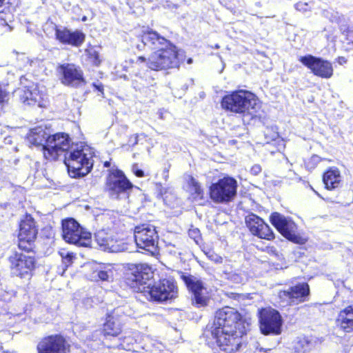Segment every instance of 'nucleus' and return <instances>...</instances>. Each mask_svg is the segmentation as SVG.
<instances>
[{
    "instance_id": "ddd939ff",
    "label": "nucleus",
    "mask_w": 353,
    "mask_h": 353,
    "mask_svg": "<svg viewBox=\"0 0 353 353\" xmlns=\"http://www.w3.org/2000/svg\"><path fill=\"white\" fill-rule=\"evenodd\" d=\"M8 261L11 274L20 278L31 276L35 265L33 256L15 252L9 256Z\"/></svg>"
},
{
    "instance_id": "0eeeda50",
    "label": "nucleus",
    "mask_w": 353,
    "mask_h": 353,
    "mask_svg": "<svg viewBox=\"0 0 353 353\" xmlns=\"http://www.w3.org/2000/svg\"><path fill=\"white\" fill-rule=\"evenodd\" d=\"M133 184L120 170H111L107 177L106 188L110 196L114 199L128 197Z\"/></svg>"
},
{
    "instance_id": "cd10ccee",
    "label": "nucleus",
    "mask_w": 353,
    "mask_h": 353,
    "mask_svg": "<svg viewBox=\"0 0 353 353\" xmlns=\"http://www.w3.org/2000/svg\"><path fill=\"white\" fill-rule=\"evenodd\" d=\"M112 236V234L106 232L105 230H99L95 233V240L101 250L107 251V248L110 245L108 243H110Z\"/></svg>"
},
{
    "instance_id": "bb28decb",
    "label": "nucleus",
    "mask_w": 353,
    "mask_h": 353,
    "mask_svg": "<svg viewBox=\"0 0 353 353\" xmlns=\"http://www.w3.org/2000/svg\"><path fill=\"white\" fill-rule=\"evenodd\" d=\"M323 181L328 190L337 188L341 181L340 171L336 168H330L324 173Z\"/></svg>"
},
{
    "instance_id": "f257e3e1",
    "label": "nucleus",
    "mask_w": 353,
    "mask_h": 353,
    "mask_svg": "<svg viewBox=\"0 0 353 353\" xmlns=\"http://www.w3.org/2000/svg\"><path fill=\"white\" fill-rule=\"evenodd\" d=\"M141 40V44L137 45V49L143 50L147 47L154 52L148 59L139 57L137 62H146L147 66L155 71L179 67L178 50L170 41L152 29L143 31Z\"/></svg>"
},
{
    "instance_id": "473e14b6",
    "label": "nucleus",
    "mask_w": 353,
    "mask_h": 353,
    "mask_svg": "<svg viewBox=\"0 0 353 353\" xmlns=\"http://www.w3.org/2000/svg\"><path fill=\"white\" fill-rule=\"evenodd\" d=\"M86 53L89 59L92 60L94 65H99L100 64L101 59L99 57V53L94 47H90L88 49H87Z\"/></svg>"
},
{
    "instance_id": "6e6552de",
    "label": "nucleus",
    "mask_w": 353,
    "mask_h": 353,
    "mask_svg": "<svg viewBox=\"0 0 353 353\" xmlns=\"http://www.w3.org/2000/svg\"><path fill=\"white\" fill-rule=\"evenodd\" d=\"M134 236L138 248L152 255L157 251L159 235L154 225L145 223L137 226Z\"/></svg>"
},
{
    "instance_id": "9d476101",
    "label": "nucleus",
    "mask_w": 353,
    "mask_h": 353,
    "mask_svg": "<svg viewBox=\"0 0 353 353\" xmlns=\"http://www.w3.org/2000/svg\"><path fill=\"white\" fill-rule=\"evenodd\" d=\"M71 140L68 134L59 132L50 135L47 139V145H44V157L49 160H57L71 148Z\"/></svg>"
},
{
    "instance_id": "b1692460",
    "label": "nucleus",
    "mask_w": 353,
    "mask_h": 353,
    "mask_svg": "<svg viewBox=\"0 0 353 353\" xmlns=\"http://www.w3.org/2000/svg\"><path fill=\"white\" fill-rule=\"evenodd\" d=\"M336 325L345 332L353 331V306H348L339 312Z\"/></svg>"
},
{
    "instance_id": "e433bc0d",
    "label": "nucleus",
    "mask_w": 353,
    "mask_h": 353,
    "mask_svg": "<svg viewBox=\"0 0 353 353\" xmlns=\"http://www.w3.org/2000/svg\"><path fill=\"white\" fill-rule=\"evenodd\" d=\"M74 257V256L73 253L70 252V254H67V255H65V257L62 259L63 263L65 265L66 268L68 267L72 263Z\"/></svg>"
},
{
    "instance_id": "603ef678",
    "label": "nucleus",
    "mask_w": 353,
    "mask_h": 353,
    "mask_svg": "<svg viewBox=\"0 0 353 353\" xmlns=\"http://www.w3.org/2000/svg\"><path fill=\"white\" fill-rule=\"evenodd\" d=\"M259 350H260V351H263L265 352H266L267 351L271 350V349H264L263 347H261Z\"/></svg>"
},
{
    "instance_id": "a878e982",
    "label": "nucleus",
    "mask_w": 353,
    "mask_h": 353,
    "mask_svg": "<svg viewBox=\"0 0 353 353\" xmlns=\"http://www.w3.org/2000/svg\"><path fill=\"white\" fill-rule=\"evenodd\" d=\"M49 136L42 127H37L30 130L27 139L32 145H41L44 151V145H47V139Z\"/></svg>"
},
{
    "instance_id": "a19ab883",
    "label": "nucleus",
    "mask_w": 353,
    "mask_h": 353,
    "mask_svg": "<svg viewBox=\"0 0 353 353\" xmlns=\"http://www.w3.org/2000/svg\"><path fill=\"white\" fill-rule=\"evenodd\" d=\"M347 43L353 45V30H347L345 34Z\"/></svg>"
},
{
    "instance_id": "7c9ffc66",
    "label": "nucleus",
    "mask_w": 353,
    "mask_h": 353,
    "mask_svg": "<svg viewBox=\"0 0 353 353\" xmlns=\"http://www.w3.org/2000/svg\"><path fill=\"white\" fill-rule=\"evenodd\" d=\"M188 183L190 191L191 192L194 199H202L203 197V190L199 183L192 176H190Z\"/></svg>"
},
{
    "instance_id": "412c9836",
    "label": "nucleus",
    "mask_w": 353,
    "mask_h": 353,
    "mask_svg": "<svg viewBox=\"0 0 353 353\" xmlns=\"http://www.w3.org/2000/svg\"><path fill=\"white\" fill-rule=\"evenodd\" d=\"M181 279L188 289L192 292L195 303L199 306L205 305L206 304V299L203 294L204 286L202 281L192 275H182Z\"/></svg>"
},
{
    "instance_id": "aec40b11",
    "label": "nucleus",
    "mask_w": 353,
    "mask_h": 353,
    "mask_svg": "<svg viewBox=\"0 0 353 353\" xmlns=\"http://www.w3.org/2000/svg\"><path fill=\"white\" fill-rule=\"evenodd\" d=\"M58 70L62 75L61 82L65 85L77 87L84 81L82 70L74 64L61 65Z\"/></svg>"
},
{
    "instance_id": "4d7b16f0",
    "label": "nucleus",
    "mask_w": 353,
    "mask_h": 353,
    "mask_svg": "<svg viewBox=\"0 0 353 353\" xmlns=\"http://www.w3.org/2000/svg\"><path fill=\"white\" fill-rule=\"evenodd\" d=\"M344 61L345 62V60H344ZM341 62H343V60H341V61H339V63H341Z\"/></svg>"
},
{
    "instance_id": "6e6d98bb",
    "label": "nucleus",
    "mask_w": 353,
    "mask_h": 353,
    "mask_svg": "<svg viewBox=\"0 0 353 353\" xmlns=\"http://www.w3.org/2000/svg\"><path fill=\"white\" fill-rule=\"evenodd\" d=\"M82 21H86V17H83V19H82Z\"/></svg>"
},
{
    "instance_id": "4be33fe9",
    "label": "nucleus",
    "mask_w": 353,
    "mask_h": 353,
    "mask_svg": "<svg viewBox=\"0 0 353 353\" xmlns=\"http://www.w3.org/2000/svg\"><path fill=\"white\" fill-rule=\"evenodd\" d=\"M56 38L62 43L68 44L74 46H81L85 40V34L76 30L71 32L67 28H57L55 31Z\"/></svg>"
},
{
    "instance_id": "37998d69",
    "label": "nucleus",
    "mask_w": 353,
    "mask_h": 353,
    "mask_svg": "<svg viewBox=\"0 0 353 353\" xmlns=\"http://www.w3.org/2000/svg\"><path fill=\"white\" fill-rule=\"evenodd\" d=\"M250 172L254 175H257L261 172V168L259 165H254L252 167Z\"/></svg>"
},
{
    "instance_id": "ea45409f",
    "label": "nucleus",
    "mask_w": 353,
    "mask_h": 353,
    "mask_svg": "<svg viewBox=\"0 0 353 353\" xmlns=\"http://www.w3.org/2000/svg\"><path fill=\"white\" fill-rule=\"evenodd\" d=\"M132 171L134 174L138 177H142L144 176L143 171L142 170L139 169L136 165H133Z\"/></svg>"
},
{
    "instance_id": "58836bf2",
    "label": "nucleus",
    "mask_w": 353,
    "mask_h": 353,
    "mask_svg": "<svg viewBox=\"0 0 353 353\" xmlns=\"http://www.w3.org/2000/svg\"><path fill=\"white\" fill-rule=\"evenodd\" d=\"M288 179L291 181H301V177H299L294 172L290 170L288 172Z\"/></svg>"
},
{
    "instance_id": "5fc2aeb1",
    "label": "nucleus",
    "mask_w": 353,
    "mask_h": 353,
    "mask_svg": "<svg viewBox=\"0 0 353 353\" xmlns=\"http://www.w3.org/2000/svg\"><path fill=\"white\" fill-rule=\"evenodd\" d=\"M192 59H189L188 60V63L190 64V63H192Z\"/></svg>"
},
{
    "instance_id": "de8ad7c7",
    "label": "nucleus",
    "mask_w": 353,
    "mask_h": 353,
    "mask_svg": "<svg viewBox=\"0 0 353 353\" xmlns=\"http://www.w3.org/2000/svg\"><path fill=\"white\" fill-rule=\"evenodd\" d=\"M21 59L24 61L25 64L23 65V67H27L28 65H31L32 63V61H30L28 57L23 55Z\"/></svg>"
},
{
    "instance_id": "7ed1b4c3",
    "label": "nucleus",
    "mask_w": 353,
    "mask_h": 353,
    "mask_svg": "<svg viewBox=\"0 0 353 353\" xmlns=\"http://www.w3.org/2000/svg\"><path fill=\"white\" fill-rule=\"evenodd\" d=\"M221 106L230 112L248 114L253 118L257 117L261 103L252 92L239 90L225 95L222 99Z\"/></svg>"
},
{
    "instance_id": "423d86ee",
    "label": "nucleus",
    "mask_w": 353,
    "mask_h": 353,
    "mask_svg": "<svg viewBox=\"0 0 353 353\" xmlns=\"http://www.w3.org/2000/svg\"><path fill=\"white\" fill-rule=\"evenodd\" d=\"M237 187L235 179L225 176L211 184L209 189L210 197L216 203H229L236 196Z\"/></svg>"
},
{
    "instance_id": "a18cd8bd",
    "label": "nucleus",
    "mask_w": 353,
    "mask_h": 353,
    "mask_svg": "<svg viewBox=\"0 0 353 353\" xmlns=\"http://www.w3.org/2000/svg\"><path fill=\"white\" fill-rule=\"evenodd\" d=\"M138 138H139L138 134L132 136L129 139L130 143L132 144V145H137L138 143Z\"/></svg>"
},
{
    "instance_id": "4468645a",
    "label": "nucleus",
    "mask_w": 353,
    "mask_h": 353,
    "mask_svg": "<svg viewBox=\"0 0 353 353\" xmlns=\"http://www.w3.org/2000/svg\"><path fill=\"white\" fill-rule=\"evenodd\" d=\"M260 330L265 335L279 334L281 332L282 319L278 311L267 307L259 311Z\"/></svg>"
},
{
    "instance_id": "f03ea898",
    "label": "nucleus",
    "mask_w": 353,
    "mask_h": 353,
    "mask_svg": "<svg viewBox=\"0 0 353 353\" xmlns=\"http://www.w3.org/2000/svg\"><path fill=\"white\" fill-rule=\"evenodd\" d=\"M152 274V268L146 263L132 265L126 278L127 283L151 301L163 303L177 297V286L172 279H165L152 285H145Z\"/></svg>"
},
{
    "instance_id": "f704fd0d",
    "label": "nucleus",
    "mask_w": 353,
    "mask_h": 353,
    "mask_svg": "<svg viewBox=\"0 0 353 353\" xmlns=\"http://www.w3.org/2000/svg\"><path fill=\"white\" fill-rule=\"evenodd\" d=\"M99 279L103 281H112L113 280V272L109 270H99L97 272Z\"/></svg>"
},
{
    "instance_id": "864d4df0",
    "label": "nucleus",
    "mask_w": 353,
    "mask_h": 353,
    "mask_svg": "<svg viewBox=\"0 0 353 353\" xmlns=\"http://www.w3.org/2000/svg\"><path fill=\"white\" fill-rule=\"evenodd\" d=\"M104 165H105V167H108V166H110V163H109V162H108V161H106V162H105Z\"/></svg>"
},
{
    "instance_id": "6ab92c4d",
    "label": "nucleus",
    "mask_w": 353,
    "mask_h": 353,
    "mask_svg": "<svg viewBox=\"0 0 353 353\" xmlns=\"http://www.w3.org/2000/svg\"><path fill=\"white\" fill-rule=\"evenodd\" d=\"M245 223L250 232L261 239L272 240L274 238V233L265 221L254 214L245 217Z\"/></svg>"
},
{
    "instance_id": "c9c22d12",
    "label": "nucleus",
    "mask_w": 353,
    "mask_h": 353,
    "mask_svg": "<svg viewBox=\"0 0 353 353\" xmlns=\"http://www.w3.org/2000/svg\"><path fill=\"white\" fill-rule=\"evenodd\" d=\"M295 8L301 12H306L310 10L307 3L299 2L295 4Z\"/></svg>"
},
{
    "instance_id": "2eb2a0df",
    "label": "nucleus",
    "mask_w": 353,
    "mask_h": 353,
    "mask_svg": "<svg viewBox=\"0 0 353 353\" xmlns=\"http://www.w3.org/2000/svg\"><path fill=\"white\" fill-rule=\"evenodd\" d=\"M38 230L34 219L29 214H26L21 221L18 234L19 248L29 251L36 239Z\"/></svg>"
},
{
    "instance_id": "9b49d317",
    "label": "nucleus",
    "mask_w": 353,
    "mask_h": 353,
    "mask_svg": "<svg viewBox=\"0 0 353 353\" xmlns=\"http://www.w3.org/2000/svg\"><path fill=\"white\" fill-rule=\"evenodd\" d=\"M270 222L287 239L296 243L302 244L304 239L297 233V225L290 217L279 212L270 215Z\"/></svg>"
},
{
    "instance_id": "5701e85b",
    "label": "nucleus",
    "mask_w": 353,
    "mask_h": 353,
    "mask_svg": "<svg viewBox=\"0 0 353 353\" xmlns=\"http://www.w3.org/2000/svg\"><path fill=\"white\" fill-rule=\"evenodd\" d=\"M119 309L108 314L105 322L103 324V332L105 336H117L121 332V321L116 317Z\"/></svg>"
},
{
    "instance_id": "c756f323",
    "label": "nucleus",
    "mask_w": 353,
    "mask_h": 353,
    "mask_svg": "<svg viewBox=\"0 0 353 353\" xmlns=\"http://www.w3.org/2000/svg\"><path fill=\"white\" fill-rule=\"evenodd\" d=\"M154 84V79L150 77L148 79L137 76L136 79L132 81L134 88L139 91L143 90L145 88L153 86Z\"/></svg>"
},
{
    "instance_id": "13d9d810",
    "label": "nucleus",
    "mask_w": 353,
    "mask_h": 353,
    "mask_svg": "<svg viewBox=\"0 0 353 353\" xmlns=\"http://www.w3.org/2000/svg\"><path fill=\"white\" fill-rule=\"evenodd\" d=\"M344 61L345 62V60H344ZM341 62H343V60H341V61H339V63H341Z\"/></svg>"
},
{
    "instance_id": "a211bd4d",
    "label": "nucleus",
    "mask_w": 353,
    "mask_h": 353,
    "mask_svg": "<svg viewBox=\"0 0 353 353\" xmlns=\"http://www.w3.org/2000/svg\"><path fill=\"white\" fill-rule=\"evenodd\" d=\"M38 353H68L70 347L61 335H51L37 345Z\"/></svg>"
},
{
    "instance_id": "f3484780",
    "label": "nucleus",
    "mask_w": 353,
    "mask_h": 353,
    "mask_svg": "<svg viewBox=\"0 0 353 353\" xmlns=\"http://www.w3.org/2000/svg\"><path fill=\"white\" fill-rule=\"evenodd\" d=\"M310 294V288L307 283H299L289 288L287 290L280 291L279 299L288 305H297L306 301Z\"/></svg>"
},
{
    "instance_id": "79ce46f5",
    "label": "nucleus",
    "mask_w": 353,
    "mask_h": 353,
    "mask_svg": "<svg viewBox=\"0 0 353 353\" xmlns=\"http://www.w3.org/2000/svg\"><path fill=\"white\" fill-rule=\"evenodd\" d=\"M9 3V0H0V12L5 11Z\"/></svg>"
},
{
    "instance_id": "20e7f679",
    "label": "nucleus",
    "mask_w": 353,
    "mask_h": 353,
    "mask_svg": "<svg viewBox=\"0 0 353 353\" xmlns=\"http://www.w3.org/2000/svg\"><path fill=\"white\" fill-rule=\"evenodd\" d=\"M92 154L88 146L73 145L65 154L64 163L72 177L83 176L92 168Z\"/></svg>"
},
{
    "instance_id": "3c124183",
    "label": "nucleus",
    "mask_w": 353,
    "mask_h": 353,
    "mask_svg": "<svg viewBox=\"0 0 353 353\" xmlns=\"http://www.w3.org/2000/svg\"><path fill=\"white\" fill-rule=\"evenodd\" d=\"M94 86L97 88V90H98L100 92H102L103 90V85L101 84H99V85L94 84Z\"/></svg>"
},
{
    "instance_id": "4c0bfd02",
    "label": "nucleus",
    "mask_w": 353,
    "mask_h": 353,
    "mask_svg": "<svg viewBox=\"0 0 353 353\" xmlns=\"http://www.w3.org/2000/svg\"><path fill=\"white\" fill-rule=\"evenodd\" d=\"M7 97L8 92L0 85V105L4 103Z\"/></svg>"
},
{
    "instance_id": "39448f33",
    "label": "nucleus",
    "mask_w": 353,
    "mask_h": 353,
    "mask_svg": "<svg viewBox=\"0 0 353 353\" xmlns=\"http://www.w3.org/2000/svg\"><path fill=\"white\" fill-rule=\"evenodd\" d=\"M245 334V327L237 330H212V335L216 339L220 350L225 353H234L243 345V336Z\"/></svg>"
},
{
    "instance_id": "c03bdc74",
    "label": "nucleus",
    "mask_w": 353,
    "mask_h": 353,
    "mask_svg": "<svg viewBox=\"0 0 353 353\" xmlns=\"http://www.w3.org/2000/svg\"><path fill=\"white\" fill-rule=\"evenodd\" d=\"M189 235L190 237L195 239L199 236V230L198 229H193L189 230Z\"/></svg>"
},
{
    "instance_id": "49530a36",
    "label": "nucleus",
    "mask_w": 353,
    "mask_h": 353,
    "mask_svg": "<svg viewBox=\"0 0 353 353\" xmlns=\"http://www.w3.org/2000/svg\"><path fill=\"white\" fill-rule=\"evenodd\" d=\"M210 258L216 263H221L223 261L222 257L217 255H211Z\"/></svg>"
},
{
    "instance_id": "09e8293b",
    "label": "nucleus",
    "mask_w": 353,
    "mask_h": 353,
    "mask_svg": "<svg viewBox=\"0 0 353 353\" xmlns=\"http://www.w3.org/2000/svg\"><path fill=\"white\" fill-rule=\"evenodd\" d=\"M230 297L233 298L234 299H240L243 296H244L243 294H236V293H230V294H228Z\"/></svg>"
},
{
    "instance_id": "2f4dec72",
    "label": "nucleus",
    "mask_w": 353,
    "mask_h": 353,
    "mask_svg": "<svg viewBox=\"0 0 353 353\" xmlns=\"http://www.w3.org/2000/svg\"><path fill=\"white\" fill-rule=\"evenodd\" d=\"M139 338V332L137 331H128L124 333L122 336L123 343L122 345H126L128 347L130 345L136 343Z\"/></svg>"
},
{
    "instance_id": "f8f14e48",
    "label": "nucleus",
    "mask_w": 353,
    "mask_h": 353,
    "mask_svg": "<svg viewBox=\"0 0 353 353\" xmlns=\"http://www.w3.org/2000/svg\"><path fill=\"white\" fill-rule=\"evenodd\" d=\"M245 327L241 321V317L238 311L230 307H225L216 312L212 330H237Z\"/></svg>"
},
{
    "instance_id": "393cba45",
    "label": "nucleus",
    "mask_w": 353,
    "mask_h": 353,
    "mask_svg": "<svg viewBox=\"0 0 353 353\" xmlns=\"http://www.w3.org/2000/svg\"><path fill=\"white\" fill-rule=\"evenodd\" d=\"M43 97L44 95L35 87L32 90L27 89L24 90L21 99L24 103L28 105H37L39 107H43L45 106Z\"/></svg>"
},
{
    "instance_id": "72a5a7b5",
    "label": "nucleus",
    "mask_w": 353,
    "mask_h": 353,
    "mask_svg": "<svg viewBox=\"0 0 353 353\" xmlns=\"http://www.w3.org/2000/svg\"><path fill=\"white\" fill-rule=\"evenodd\" d=\"M226 274V278L234 283H243L245 280V276L241 273L230 272Z\"/></svg>"
},
{
    "instance_id": "8fccbe9b",
    "label": "nucleus",
    "mask_w": 353,
    "mask_h": 353,
    "mask_svg": "<svg viewBox=\"0 0 353 353\" xmlns=\"http://www.w3.org/2000/svg\"><path fill=\"white\" fill-rule=\"evenodd\" d=\"M70 252H68L66 250H62V251L59 252V254L61 256L62 259L65 257V255H67V254H70Z\"/></svg>"
},
{
    "instance_id": "1a4fd4ad",
    "label": "nucleus",
    "mask_w": 353,
    "mask_h": 353,
    "mask_svg": "<svg viewBox=\"0 0 353 353\" xmlns=\"http://www.w3.org/2000/svg\"><path fill=\"white\" fill-rule=\"evenodd\" d=\"M62 236L67 243L79 246L87 247L90 243L91 234L72 218L62 221Z\"/></svg>"
},
{
    "instance_id": "c85d7f7f",
    "label": "nucleus",
    "mask_w": 353,
    "mask_h": 353,
    "mask_svg": "<svg viewBox=\"0 0 353 353\" xmlns=\"http://www.w3.org/2000/svg\"><path fill=\"white\" fill-rule=\"evenodd\" d=\"M109 244L110 245H108L107 251L110 252H119L129 250L128 244L123 239H116L114 237V235L110 240Z\"/></svg>"
},
{
    "instance_id": "dca6fc26",
    "label": "nucleus",
    "mask_w": 353,
    "mask_h": 353,
    "mask_svg": "<svg viewBox=\"0 0 353 353\" xmlns=\"http://www.w3.org/2000/svg\"><path fill=\"white\" fill-rule=\"evenodd\" d=\"M299 61L311 70L316 76L330 79L333 75L332 64L328 61L312 55L301 57Z\"/></svg>"
}]
</instances>
